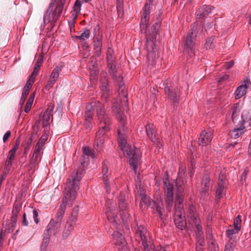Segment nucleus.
I'll return each mask as SVG.
<instances>
[{"mask_svg": "<svg viewBox=\"0 0 251 251\" xmlns=\"http://www.w3.org/2000/svg\"><path fill=\"white\" fill-rule=\"evenodd\" d=\"M145 128L147 135L150 140L157 145H161L160 136L157 134L156 127L154 125L149 123L146 126Z\"/></svg>", "mask_w": 251, "mask_h": 251, "instance_id": "nucleus-10", "label": "nucleus"}, {"mask_svg": "<svg viewBox=\"0 0 251 251\" xmlns=\"http://www.w3.org/2000/svg\"><path fill=\"white\" fill-rule=\"evenodd\" d=\"M105 214L108 220L111 223L113 226L116 228H118L120 225L117 221V216L115 209L114 208L108 206L106 208Z\"/></svg>", "mask_w": 251, "mask_h": 251, "instance_id": "nucleus-19", "label": "nucleus"}, {"mask_svg": "<svg viewBox=\"0 0 251 251\" xmlns=\"http://www.w3.org/2000/svg\"><path fill=\"white\" fill-rule=\"evenodd\" d=\"M249 84H251V81L247 79L243 81V84L237 88L235 92V98L236 100L241 98L246 94L248 86Z\"/></svg>", "mask_w": 251, "mask_h": 251, "instance_id": "nucleus-21", "label": "nucleus"}, {"mask_svg": "<svg viewBox=\"0 0 251 251\" xmlns=\"http://www.w3.org/2000/svg\"><path fill=\"white\" fill-rule=\"evenodd\" d=\"M204 239L203 237L196 238V251H203Z\"/></svg>", "mask_w": 251, "mask_h": 251, "instance_id": "nucleus-36", "label": "nucleus"}, {"mask_svg": "<svg viewBox=\"0 0 251 251\" xmlns=\"http://www.w3.org/2000/svg\"><path fill=\"white\" fill-rule=\"evenodd\" d=\"M16 226V224H14L13 223H10L9 224L8 226V228H6V231L8 232V233H12V232H13L14 230V228H15V226Z\"/></svg>", "mask_w": 251, "mask_h": 251, "instance_id": "nucleus-62", "label": "nucleus"}, {"mask_svg": "<svg viewBox=\"0 0 251 251\" xmlns=\"http://www.w3.org/2000/svg\"><path fill=\"white\" fill-rule=\"evenodd\" d=\"M112 111L115 115L116 118L121 121H123L124 120V117L123 114V112L122 111L121 108H124L125 106H126L127 104L124 105V103L122 102L121 101V104H119V103L117 102H112Z\"/></svg>", "mask_w": 251, "mask_h": 251, "instance_id": "nucleus-22", "label": "nucleus"}, {"mask_svg": "<svg viewBox=\"0 0 251 251\" xmlns=\"http://www.w3.org/2000/svg\"><path fill=\"white\" fill-rule=\"evenodd\" d=\"M212 183V181L208 174L203 175L201 179L202 187L200 191L201 195L202 196H207L208 195V191L209 189L211 184Z\"/></svg>", "mask_w": 251, "mask_h": 251, "instance_id": "nucleus-17", "label": "nucleus"}, {"mask_svg": "<svg viewBox=\"0 0 251 251\" xmlns=\"http://www.w3.org/2000/svg\"><path fill=\"white\" fill-rule=\"evenodd\" d=\"M93 42L94 50L95 54L100 56L101 54V47L102 46V35L101 33H98L97 37L94 38Z\"/></svg>", "mask_w": 251, "mask_h": 251, "instance_id": "nucleus-24", "label": "nucleus"}, {"mask_svg": "<svg viewBox=\"0 0 251 251\" xmlns=\"http://www.w3.org/2000/svg\"><path fill=\"white\" fill-rule=\"evenodd\" d=\"M136 234L137 236H139L142 240V243L144 242H149L151 240L149 236V233L147 231V228L143 226H137V228H135Z\"/></svg>", "mask_w": 251, "mask_h": 251, "instance_id": "nucleus-23", "label": "nucleus"}, {"mask_svg": "<svg viewBox=\"0 0 251 251\" xmlns=\"http://www.w3.org/2000/svg\"><path fill=\"white\" fill-rule=\"evenodd\" d=\"M213 9L212 6L203 5L197 10L196 13V16L199 19L206 18Z\"/></svg>", "mask_w": 251, "mask_h": 251, "instance_id": "nucleus-25", "label": "nucleus"}, {"mask_svg": "<svg viewBox=\"0 0 251 251\" xmlns=\"http://www.w3.org/2000/svg\"><path fill=\"white\" fill-rule=\"evenodd\" d=\"M124 132L125 126L123 125L118 129L119 146L121 151L124 153L126 154L128 158H129V165L133 167V170L136 173L139 159V151L137 148H132L131 146L127 145L126 141L123 136Z\"/></svg>", "mask_w": 251, "mask_h": 251, "instance_id": "nucleus-2", "label": "nucleus"}, {"mask_svg": "<svg viewBox=\"0 0 251 251\" xmlns=\"http://www.w3.org/2000/svg\"><path fill=\"white\" fill-rule=\"evenodd\" d=\"M37 75L38 73L33 71L32 73L30 75L27 81L32 83H33L35 81V78L37 76Z\"/></svg>", "mask_w": 251, "mask_h": 251, "instance_id": "nucleus-58", "label": "nucleus"}, {"mask_svg": "<svg viewBox=\"0 0 251 251\" xmlns=\"http://www.w3.org/2000/svg\"><path fill=\"white\" fill-rule=\"evenodd\" d=\"M41 139H40L39 140V141L37 142V143L35 145L33 153L39 154V155L41 154V151L42 149L43 144H44V142H41Z\"/></svg>", "mask_w": 251, "mask_h": 251, "instance_id": "nucleus-41", "label": "nucleus"}, {"mask_svg": "<svg viewBox=\"0 0 251 251\" xmlns=\"http://www.w3.org/2000/svg\"><path fill=\"white\" fill-rule=\"evenodd\" d=\"M164 92L173 102L178 103L180 99V88L172 85L169 80L164 82Z\"/></svg>", "mask_w": 251, "mask_h": 251, "instance_id": "nucleus-8", "label": "nucleus"}, {"mask_svg": "<svg viewBox=\"0 0 251 251\" xmlns=\"http://www.w3.org/2000/svg\"><path fill=\"white\" fill-rule=\"evenodd\" d=\"M103 181L105 185L106 192L109 193L110 192V186L108 181V178H107V176H104V178H103Z\"/></svg>", "mask_w": 251, "mask_h": 251, "instance_id": "nucleus-56", "label": "nucleus"}, {"mask_svg": "<svg viewBox=\"0 0 251 251\" xmlns=\"http://www.w3.org/2000/svg\"><path fill=\"white\" fill-rule=\"evenodd\" d=\"M160 24L159 23H156L155 25L152 26L153 28L152 35L147 36V48L149 51L147 55V60L149 65L153 66L155 63L156 59L154 41L156 38L157 34L158 28L159 27Z\"/></svg>", "mask_w": 251, "mask_h": 251, "instance_id": "nucleus-5", "label": "nucleus"}, {"mask_svg": "<svg viewBox=\"0 0 251 251\" xmlns=\"http://www.w3.org/2000/svg\"><path fill=\"white\" fill-rule=\"evenodd\" d=\"M21 209V207L17 203H15L13 206L12 214L18 215Z\"/></svg>", "mask_w": 251, "mask_h": 251, "instance_id": "nucleus-54", "label": "nucleus"}, {"mask_svg": "<svg viewBox=\"0 0 251 251\" xmlns=\"http://www.w3.org/2000/svg\"><path fill=\"white\" fill-rule=\"evenodd\" d=\"M150 4L146 3L143 8V16L140 23V27L142 32H146L147 27V23L150 19Z\"/></svg>", "mask_w": 251, "mask_h": 251, "instance_id": "nucleus-14", "label": "nucleus"}, {"mask_svg": "<svg viewBox=\"0 0 251 251\" xmlns=\"http://www.w3.org/2000/svg\"><path fill=\"white\" fill-rule=\"evenodd\" d=\"M74 223H71L70 221L67 222L62 233L63 238H67L70 235L74 229Z\"/></svg>", "mask_w": 251, "mask_h": 251, "instance_id": "nucleus-33", "label": "nucleus"}, {"mask_svg": "<svg viewBox=\"0 0 251 251\" xmlns=\"http://www.w3.org/2000/svg\"><path fill=\"white\" fill-rule=\"evenodd\" d=\"M79 212V208L78 206H75L73 209V211L71 212V216L69 217L70 219V222L71 223H74L75 222V221L77 220V216Z\"/></svg>", "mask_w": 251, "mask_h": 251, "instance_id": "nucleus-38", "label": "nucleus"}, {"mask_svg": "<svg viewBox=\"0 0 251 251\" xmlns=\"http://www.w3.org/2000/svg\"><path fill=\"white\" fill-rule=\"evenodd\" d=\"M107 132V131H103L100 129H99L97 132L95 136L94 148L98 151L101 150L104 142L105 136Z\"/></svg>", "mask_w": 251, "mask_h": 251, "instance_id": "nucleus-15", "label": "nucleus"}, {"mask_svg": "<svg viewBox=\"0 0 251 251\" xmlns=\"http://www.w3.org/2000/svg\"><path fill=\"white\" fill-rule=\"evenodd\" d=\"M51 116L52 115H50V113H49L48 111H45L43 116V120L49 122L50 116Z\"/></svg>", "mask_w": 251, "mask_h": 251, "instance_id": "nucleus-63", "label": "nucleus"}, {"mask_svg": "<svg viewBox=\"0 0 251 251\" xmlns=\"http://www.w3.org/2000/svg\"><path fill=\"white\" fill-rule=\"evenodd\" d=\"M176 186L177 187V191L176 192V198L175 200V209L178 208L179 206H181L183 208L182 203L184 200L183 196V188L182 187L181 184H179L180 182V178H177L176 180Z\"/></svg>", "mask_w": 251, "mask_h": 251, "instance_id": "nucleus-13", "label": "nucleus"}, {"mask_svg": "<svg viewBox=\"0 0 251 251\" xmlns=\"http://www.w3.org/2000/svg\"><path fill=\"white\" fill-rule=\"evenodd\" d=\"M83 153L84 155H86L88 156H91L92 158H94L95 157V154L94 152L88 147H85L83 148Z\"/></svg>", "mask_w": 251, "mask_h": 251, "instance_id": "nucleus-49", "label": "nucleus"}, {"mask_svg": "<svg viewBox=\"0 0 251 251\" xmlns=\"http://www.w3.org/2000/svg\"><path fill=\"white\" fill-rule=\"evenodd\" d=\"M50 240L43 239L42 243L41 245V251H45L47 247L48 246Z\"/></svg>", "mask_w": 251, "mask_h": 251, "instance_id": "nucleus-50", "label": "nucleus"}, {"mask_svg": "<svg viewBox=\"0 0 251 251\" xmlns=\"http://www.w3.org/2000/svg\"><path fill=\"white\" fill-rule=\"evenodd\" d=\"M235 246V243H234L233 242L227 243L225 245L224 251H232L233 250Z\"/></svg>", "mask_w": 251, "mask_h": 251, "instance_id": "nucleus-52", "label": "nucleus"}, {"mask_svg": "<svg viewBox=\"0 0 251 251\" xmlns=\"http://www.w3.org/2000/svg\"><path fill=\"white\" fill-rule=\"evenodd\" d=\"M36 134L35 133H32L31 134L30 136L29 137H28L26 139V146H31V144L32 143V141H33V140L36 138Z\"/></svg>", "mask_w": 251, "mask_h": 251, "instance_id": "nucleus-51", "label": "nucleus"}, {"mask_svg": "<svg viewBox=\"0 0 251 251\" xmlns=\"http://www.w3.org/2000/svg\"><path fill=\"white\" fill-rule=\"evenodd\" d=\"M226 176L224 174H220L218 179V185L216 192V200L219 201L225 194V181Z\"/></svg>", "mask_w": 251, "mask_h": 251, "instance_id": "nucleus-16", "label": "nucleus"}, {"mask_svg": "<svg viewBox=\"0 0 251 251\" xmlns=\"http://www.w3.org/2000/svg\"><path fill=\"white\" fill-rule=\"evenodd\" d=\"M12 164V161L8 160H6L4 168V171L9 173L11 166Z\"/></svg>", "mask_w": 251, "mask_h": 251, "instance_id": "nucleus-59", "label": "nucleus"}, {"mask_svg": "<svg viewBox=\"0 0 251 251\" xmlns=\"http://www.w3.org/2000/svg\"><path fill=\"white\" fill-rule=\"evenodd\" d=\"M43 56H41L38 58L37 61L35 64V67H34L33 71H35L36 72L38 73V72L40 70V66H41V64L43 63Z\"/></svg>", "mask_w": 251, "mask_h": 251, "instance_id": "nucleus-46", "label": "nucleus"}, {"mask_svg": "<svg viewBox=\"0 0 251 251\" xmlns=\"http://www.w3.org/2000/svg\"><path fill=\"white\" fill-rule=\"evenodd\" d=\"M100 89L101 93V100L104 103L108 102L111 98L112 92L108 84V79L104 74L100 78Z\"/></svg>", "mask_w": 251, "mask_h": 251, "instance_id": "nucleus-9", "label": "nucleus"}, {"mask_svg": "<svg viewBox=\"0 0 251 251\" xmlns=\"http://www.w3.org/2000/svg\"><path fill=\"white\" fill-rule=\"evenodd\" d=\"M15 153L16 152L10 151L6 159L13 161L14 160Z\"/></svg>", "mask_w": 251, "mask_h": 251, "instance_id": "nucleus-64", "label": "nucleus"}, {"mask_svg": "<svg viewBox=\"0 0 251 251\" xmlns=\"http://www.w3.org/2000/svg\"><path fill=\"white\" fill-rule=\"evenodd\" d=\"M81 178V173L79 174L77 171H74L66 182L62 203L60 205L55 217L50 220L46 227L54 236H56L60 231L67 203L69 201L73 202L76 199V190L79 189V182Z\"/></svg>", "mask_w": 251, "mask_h": 251, "instance_id": "nucleus-1", "label": "nucleus"}, {"mask_svg": "<svg viewBox=\"0 0 251 251\" xmlns=\"http://www.w3.org/2000/svg\"><path fill=\"white\" fill-rule=\"evenodd\" d=\"M51 232L46 228L43 234V238L50 240V237L51 235Z\"/></svg>", "mask_w": 251, "mask_h": 251, "instance_id": "nucleus-60", "label": "nucleus"}, {"mask_svg": "<svg viewBox=\"0 0 251 251\" xmlns=\"http://www.w3.org/2000/svg\"><path fill=\"white\" fill-rule=\"evenodd\" d=\"M248 124L251 126V111H245L242 115V126Z\"/></svg>", "mask_w": 251, "mask_h": 251, "instance_id": "nucleus-34", "label": "nucleus"}, {"mask_svg": "<svg viewBox=\"0 0 251 251\" xmlns=\"http://www.w3.org/2000/svg\"><path fill=\"white\" fill-rule=\"evenodd\" d=\"M33 218H34L35 223L36 224H38L39 222V220L38 219V212L35 209H34L33 211Z\"/></svg>", "mask_w": 251, "mask_h": 251, "instance_id": "nucleus-61", "label": "nucleus"}, {"mask_svg": "<svg viewBox=\"0 0 251 251\" xmlns=\"http://www.w3.org/2000/svg\"><path fill=\"white\" fill-rule=\"evenodd\" d=\"M143 248L142 250L143 251H151V250H155L152 248L151 244V242H144L142 243Z\"/></svg>", "mask_w": 251, "mask_h": 251, "instance_id": "nucleus-44", "label": "nucleus"}, {"mask_svg": "<svg viewBox=\"0 0 251 251\" xmlns=\"http://www.w3.org/2000/svg\"><path fill=\"white\" fill-rule=\"evenodd\" d=\"M113 241L120 251H128L127 243L123 235L118 231L112 234Z\"/></svg>", "mask_w": 251, "mask_h": 251, "instance_id": "nucleus-12", "label": "nucleus"}, {"mask_svg": "<svg viewBox=\"0 0 251 251\" xmlns=\"http://www.w3.org/2000/svg\"><path fill=\"white\" fill-rule=\"evenodd\" d=\"M152 206L151 208L156 210L155 213L158 214L161 220H163V213L164 211L163 204L162 201L157 200L155 202H151Z\"/></svg>", "mask_w": 251, "mask_h": 251, "instance_id": "nucleus-26", "label": "nucleus"}, {"mask_svg": "<svg viewBox=\"0 0 251 251\" xmlns=\"http://www.w3.org/2000/svg\"><path fill=\"white\" fill-rule=\"evenodd\" d=\"M192 221L196 227V238L203 236L202 227L200 224V219L197 216H194Z\"/></svg>", "mask_w": 251, "mask_h": 251, "instance_id": "nucleus-31", "label": "nucleus"}, {"mask_svg": "<svg viewBox=\"0 0 251 251\" xmlns=\"http://www.w3.org/2000/svg\"><path fill=\"white\" fill-rule=\"evenodd\" d=\"M214 37H211L206 41L204 46L206 49H211L214 48Z\"/></svg>", "mask_w": 251, "mask_h": 251, "instance_id": "nucleus-43", "label": "nucleus"}, {"mask_svg": "<svg viewBox=\"0 0 251 251\" xmlns=\"http://www.w3.org/2000/svg\"><path fill=\"white\" fill-rule=\"evenodd\" d=\"M90 30L87 29H84L83 33L79 36H75V38L80 40H85L88 39L90 37Z\"/></svg>", "mask_w": 251, "mask_h": 251, "instance_id": "nucleus-40", "label": "nucleus"}, {"mask_svg": "<svg viewBox=\"0 0 251 251\" xmlns=\"http://www.w3.org/2000/svg\"><path fill=\"white\" fill-rule=\"evenodd\" d=\"M208 249L209 251H219V247L212 234H207Z\"/></svg>", "mask_w": 251, "mask_h": 251, "instance_id": "nucleus-27", "label": "nucleus"}, {"mask_svg": "<svg viewBox=\"0 0 251 251\" xmlns=\"http://www.w3.org/2000/svg\"><path fill=\"white\" fill-rule=\"evenodd\" d=\"M239 106V105L238 103L234 104L233 106L231 108L230 110L228 112L226 115V118H229L230 117L233 123H235L236 118L239 115L240 109Z\"/></svg>", "mask_w": 251, "mask_h": 251, "instance_id": "nucleus-28", "label": "nucleus"}, {"mask_svg": "<svg viewBox=\"0 0 251 251\" xmlns=\"http://www.w3.org/2000/svg\"><path fill=\"white\" fill-rule=\"evenodd\" d=\"M81 2L78 0H76L74 4L73 9L74 11L77 16V15L79 13L81 9Z\"/></svg>", "mask_w": 251, "mask_h": 251, "instance_id": "nucleus-45", "label": "nucleus"}, {"mask_svg": "<svg viewBox=\"0 0 251 251\" xmlns=\"http://www.w3.org/2000/svg\"><path fill=\"white\" fill-rule=\"evenodd\" d=\"M108 62V66L110 69V73L112 75V78H114L116 76V68L115 65L111 64L112 62Z\"/></svg>", "mask_w": 251, "mask_h": 251, "instance_id": "nucleus-48", "label": "nucleus"}, {"mask_svg": "<svg viewBox=\"0 0 251 251\" xmlns=\"http://www.w3.org/2000/svg\"><path fill=\"white\" fill-rule=\"evenodd\" d=\"M37 75L38 73L33 71L32 73L30 75L27 81L32 83H33L35 81V78L37 76Z\"/></svg>", "mask_w": 251, "mask_h": 251, "instance_id": "nucleus-57", "label": "nucleus"}, {"mask_svg": "<svg viewBox=\"0 0 251 251\" xmlns=\"http://www.w3.org/2000/svg\"><path fill=\"white\" fill-rule=\"evenodd\" d=\"M178 208L179 209L176 208L175 209L174 222L178 228L183 230L185 228L186 224L185 219L184 209L182 208L181 206H179Z\"/></svg>", "mask_w": 251, "mask_h": 251, "instance_id": "nucleus-11", "label": "nucleus"}, {"mask_svg": "<svg viewBox=\"0 0 251 251\" xmlns=\"http://www.w3.org/2000/svg\"><path fill=\"white\" fill-rule=\"evenodd\" d=\"M141 196L142 201L148 206L151 207L152 206L151 202H155V201L151 200L149 197H147L144 194H140Z\"/></svg>", "mask_w": 251, "mask_h": 251, "instance_id": "nucleus-42", "label": "nucleus"}, {"mask_svg": "<svg viewBox=\"0 0 251 251\" xmlns=\"http://www.w3.org/2000/svg\"><path fill=\"white\" fill-rule=\"evenodd\" d=\"M65 0H52L44 16L45 24L50 22L55 23L61 16L64 9Z\"/></svg>", "mask_w": 251, "mask_h": 251, "instance_id": "nucleus-3", "label": "nucleus"}, {"mask_svg": "<svg viewBox=\"0 0 251 251\" xmlns=\"http://www.w3.org/2000/svg\"><path fill=\"white\" fill-rule=\"evenodd\" d=\"M118 205L120 210L121 211H126L128 207V204L126 202L125 196L121 195L118 198Z\"/></svg>", "mask_w": 251, "mask_h": 251, "instance_id": "nucleus-35", "label": "nucleus"}, {"mask_svg": "<svg viewBox=\"0 0 251 251\" xmlns=\"http://www.w3.org/2000/svg\"><path fill=\"white\" fill-rule=\"evenodd\" d=\"M197 33L196 26L192 25L184 41V51L187 52L191 58L195 56V41L197 37Z\"/></svg>", "mask_w": 251, "mask_h": 251, "instance_id": "nucleus-6", "label": "nucleus"}, {"mask_svg": "<svg viewBox=\"0 0 251 251\" xmlns=\"http://www.w3.org/2000/svg\"><path fill=\"white\" fill-rule=\"evenodd\" d=\"M213 138V132L210 130L202 131L199 138V145L206 146L209 145Z\"/></svg>", "mask_w": 251, "mask_h": 251, "instance_id": "nucleus-18", "label": "nucleus"}, {"mask_svg": "<svg viewBox=\"0 0 251 251\" xmlns=\"http://www.w3.org/2000/svg\"><path fill=\"white\" fill-rule=\"evenodd\" d=\"M40 156V155L34 153L32 154V155L30 159L29 164V167L30 168L29 172L31 175H32L37 168V166L39 162L38 158Z\"/></svg>", "mask_w": 251, "mask_h": 251, "instance_id": "nucleus-29", "label": "nucleus"}, {"mask_svg": "<svg viewBox=\"0 0 251 251\" xmlns=\"http://www.w3.org/2000/svg\"><path fill=\"white\" fill-rule=\"evenodd\" d=\"M163 188L164 195L165 196V201L167 204V209L170 211L172 208L174 201V185L170 183L169 179V174L165 172V175L163 179Z\"/></svg>", "mask_w": 251, "mask_h": 251, "instance_id": "nucleus-7", "label": "nucleus"}, {"mask_svg": "<svg viewBox=\"0 0 251 251\" xmlns=\"http://www.w3.org/2000/svg\"><path fill=\"white\" fill-rule=\"evenodd\" d=\"M245 127V126H243L242 128H234L233 130L230 132L231 137L233 138H238L243 133V129Z\"/></svg>", "mask_w": 251, "mask_h": 251, "instance_id": "nucleus-37", "label": "nucleus"}, {"mask_svg": "<svg viewBox=\"0 0 251 251\" xmlns=\"http://www.w3.org/2000/svg\"><path fill=\"white\" fill-rule=\"evenodd\" d=\"M99 122V129L109 131L111 129L112 119L105 111L103 104L97 101L94 105Z\"/></svg>", "mask_w": 251, "mask_h": 251, "instance_id": "nucleus-4", "label": "nucleus"}, {"mask_svg": "<svg viewBox=\"0 0 251 251\" xmlns=\"http://www.w3.org/2000/svg\"><path fill=\"white\" fill-rule=\"evenodd\" d=\"M114 79L117 82V85L118 86L124 85V81H123V77L121 76V75H118L116 74V76L114 78H112Z\"/></svg>", "mask_w": 251, "mask_h": 251, "instance_id": "nucleus-55", "label": "nucleus"}, {"mask_svg": "<svg viewBox=\"0 0 251 251\" xmlns=\"http://www.w3.org/2000/svg\"><path fill=\"white\" fill-rule=\"evenodd\" d=\"M241 216L238 215L234 220V226L241 229Z\"/></svg>", "mask_w": 251, "mask_h": 251, "instance_id": "nucleus-53", "label": "nucleus"}, {"mask_svg": "<svg viewBox=\"0 0 251 251\" xmlns=\"http://www.w3.org/2000/svg\"><path fill=\"white\" fill-rule=\"evenodd\" d=\"M118 93L121 102L122 103L123 102L124 105H126L127 104V94L126 89L125 85L122 84V85L119 86Z\"/></svg>", "mask_w": 251, "mask_h": 251, "instance_id": "nucleus-30", "label": "nucleus"}, {"mask_svg": "<svg viewBox=\"0 0 251 251\" xmlns=\"http://www.w3.org/2000/svg\"><path fill=\"white\" fill-rule=\"evenodd\" d=\"M240 230V228L230 226V227L226 230L227 237L230 239H232L233 235L237 233Z\"/></svg>", "mask_w": 251, "mask_h": 251, "instance_id": "nucleus-39", "label": "nucleus"}, {"mask_svg": "<svg viewBox=\"0 0 251 251\" xmlns=\"http://www.w3.org/2000/svg\"><path fill=\"white\" fill-rule=\"evenodd\" d=\"M61 69L58 66H56L52 71L51 74L50 75L49 79L46 85L45 88L47 90H49L51 88L54 84L56 82L59 77Z\"/></svg>", "mask_w": 251, "mask_h": 251, "instance_id": "nucleus-20", "label": "nucleus"}, {"mask_svg": "<svg viewBox=\"0 0 251 251\" xmlns=\"http://www.w3.org/2000/svg\"><path fill=\"white\" fill-rule=\"evenodd\" d=\"M108 169L107 165L106 164V162H102L101 173L103 175V178H104V176H107V178H108L109 174H108Z\"/></svg>", "mask_w": 251, "mask_h": 251, "instance_id": "nucleus-47", "label": "nucleus"}, {"mask_svg": "<svg viewBox=\"0 0 251 251\" xmlns=\"http://www.w3.org/2000/svg\"><path fill=\"white\" fill-rule=\"evenodd\" d=\"M96 101L91 103L88 105L86 107V111L84 114V119L92 120L94 116V112L96 110L94 106L95 103Z\"/></svg>", "mask_w": 251, "mask_h": 251, "instance_id": "nucleus-32", "label": "nucleus"}]
</instances>
